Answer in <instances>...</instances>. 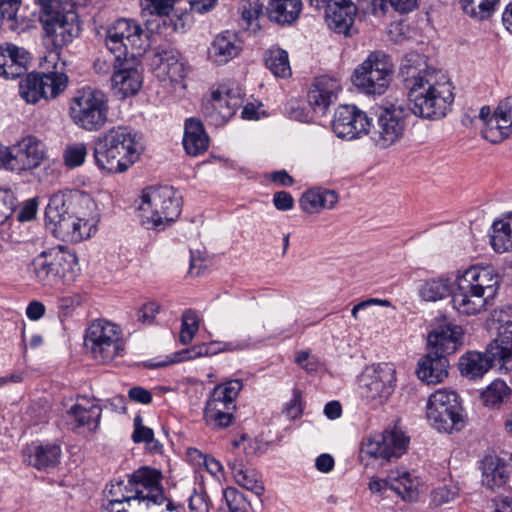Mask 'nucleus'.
Returning a JSON list of instances; mask_svg holds the SVG:
<instances>
[{"instance_id": "f3484780", "label": "nucleus", "mask_w": 512, "mask_h": 512, "mask_svg": "<svg viewBox=\"0 0 512 512\" xmlns=\"http://www.w3.org/2000/svg\"><path fill=\"white\" fill-rule=\"evenodd\" d=\"M86 342L90 344L93 357L103 362L113 360L124 348L118 327L104 320L91 323Z\"/></svg>"}, {"instance_id": "2eb2a0df", "label": "nucleus", "mask_w": 512, "mask_h": 512, "mask_svg": "<svg viewBox=\"0 0 512 512\" xmlns=\"http://www.w3.org/2000/svg\"><path fill=\"white\" fill-rule=\"evenodd\" d=\"M143 43V30L133 20L118 19L107 32L106 46L117 61L140 56Z\"/></svg>"}, {"instance_id": "8fccbe9b", "label": "nucleus", "mask_w": 512, "mask_h": 512, "mask_svg": "<svg viewBox=\"0 0 512 512\" xmlns=\"http://www.w3.org/2000/svg\"><path fill=\"white\" fill-rule=\"evenodd\" d=\"M508 394L509 388L506 383L495 380L482 392V399L485 405L495 406L502 403Z\"/></svg>"}, {"instance_id": "09e8293b", "label": "nucleus", "mask_w": 512, "mask_h": 512, "mask_svg": "<svg viewBox=\"0 0 512 512\" xmlns=\"http://www.w3.org/2000/svg\"><path fill=\"white\" fill-rule=\"evenodd\" d=\"M235 482L241 487L253 492L257 496H261L264 492V486L261 477L254 469L247 468L240 475L234 478Z\"/></svg>"}, {"instance_id": "a19ab883", "label": "nucleus", "mask_w": 512, "mask_h": 512, "mask_svg": "<svg viewBox=\"0 0 512 512\" xmlns=\"http://www.w3.org/2000/svg\"><path fill=\"white\" fill-rule=\"evenodd\" d=\"M60 457L61 449L58 445H39L29 454L28 463L37 469H49L59 463Z\"/></svg>"}, {"instance_id": "9d476101", "label": "nucleus", "mask_w": 512, "mask_h": 512, "mask_svg": "<svg viewBox=\"0 0 512 512\" xmlns=\"http://www.w3.org/2000/svg\"><path fill=\"white\" fill-rule=\"evenodd\" d=\"M427 419L440 432L450 433L464 427L462 407L454 391L439 389L427 401Z\"/></svg>"}, {"instance_id": "e2e57ef3", "label": "nucleus", "mask_w": 512, "mask_h": 512, "mask_svg": "<svg viewBox=\"0 0 512 512\" xmlns=\"http://www.w3.org/2000/svg\"><path fill=\"white\" fill-rule=\"evenodd\" d=\"M373 305H380V306L388 307L391 305V303L385 299L370 298V299L364 300V301L356 304L351 310V316L355 320H359L360 319L359 313Z\"/></svg>"}, {"instance_id": "393cba45", "label": "nucleus", "mask_w": 512, "mask_h": 512, "mask_svg": "<svg viewBox=\"0 0 512 512\" xmlns=\"http://www.w3.org/2000/svg\"><path fill=\"white\" fill-rule=\"evenodd\" d=\"M326 6V22L335 33L351 35L357 7L351 0H329Z\"/></svg>"}, {"instance_id": "5701e85b", "label": "nucleus", "mask_w": 512, "mask_h": 512, "mask_svg": "<svg viewBox=\"0 0 512 512\" xmlns=\"http://www.w3.org/2000/svg\"><path fill=\"white\" fill-rule=\"evenodd\" d=\"M45 158V145L34 136L24 137L12 146L10 171L22 172L35 169Z\"/></svg>"}, {"instance_id": "0eeeda50", "label": "nucleus", "mask_w": 512, "mask_h": 512, "mask_svg": "<svg viewBox=\"0 0 512 512\" xmlns=\"http://www.w3.org/2000/svg\"><path fill=\"white\" fill-rule=\"evenodd\" d=\"M39 3L45 37L52 43L54 50H60L79 35L78 14L72 11L71 5L62 7L59 1L39 0Z\"/></svg>"}, {"instance_id": "b1692460", "label": "nucleus", "mask_w": 512, "mask_h": 512, "mask_svg": "<svg viewBox=\"0 0 512 512\" xmlns=\"http://www.w3.org/2000/svg\"><path fill=\"white\" fill-rule=\"evenodd\" d=\"M512 132V97L499 103L493 115L483 126L482 136L491 143L504 141Z\"/></svg>"}, {"instance_id": "473e14b6", "label": "nucleus", "mask_w": 512, "mask_h": 512, "mask_svg": "<svg viewBox=\"0 0 512 512\" xmlns=\"http://www.w3.org/2000/svg\"><path fill=\"white\" fill-rule=\"evenodd\" d=\"M449 362L444 354L429 351L418 362L417 376L427 384H438L448 376Z\"/></svg>"}, {"instance_id": "6ab92c4d", "label": "nucleus", "mask_w": 512, "mask_h": 512, "mask_svg": "<svg viewBox=\"0 0 512 512\" xmlns=\"http://www.w3.org/2000/svg\"><path fill=\"white\" fill-rule=\"evenodd\" d=\"M371 120L355 105H341L335 110L332 130L338 138L356 139L369 133Z\"/></svg>"}, {"instance_id": "680f3d73", "label": "nucleus", "mask_w": 512, "mask_h": 512, "mask_svg": "<svg viewBox=\"0 0 512 512\" xmlns=\"http://www.w3.org/2000/svg\"><path fill=\"white\" fill-rule=\"evenodd\" d=\"M119 61L115 59V56L112 58L111 56H101L98 57L93 64L94 70L99 75H107L112 68L115 69Z\"/></svg>"}, {"instance_id": "79ce46f5", "label": "nucleus", "mask_w": 512, "mask_h": 512, "mask_svg": "<svg viewBox=\"0 0 512 512\" xmlns=\"http://www.w3.org/2000/svg\"><path fill=\"white\" fill-rule=\"evenodd\" d=\"M451 292L450 281L444 277L431 278L420 284L419 297L426 302H436L446 298Z\"/></svg>"}, {"instance_id": "338daca9", "label": "nucleus", "mask_w": 512, "mask_h": 512, "mask_svg": "<svg viewBox=\"0 0 512 512\" xmlns=\"http://www.w3.org/2000/svg\"><path fill=\"white\" fill-rule=\"evenodd\" d=\"M202 465L213 477H215L218 480L225 476L223 465L219 460H217L213 456H208L207 458H204V462Z\"/></svg>"}, {"instance_id": "ddd939ff", "label": "nucleus", "mask_w": 512, "mask_h": 512, "mask_svg": "<svg viewBox=\"0 0 512 512\" xmlns=\"http://www.w3.org/2000/svg\"><path fill=\"white\" fill-rule=\"evenodd\" d=\"M243 387L239 379L217 385L211 392L204 409V420L213 429L226 428L232 423L231 410L235 399Z\"/></svg>"}, {"instance_id": "49530a36", "label": "nucleus", "mask_w": 512, "mask_h": 512, "mask_svg": "<svg viewBox=\"0 0 512 512\" xmlns=\"http://www.w3.org/2000/svg\"><path fill=\"white\" fill-rule=\"evenodd\" d=\"M499 0H463V10L466 14L480 20L491 16Z\"/></svg>"}, {"instance_id": "a18cd8bd", "label": "nucleus", "mask_w": 512, "mask_h": 512, "mask_svg": "<svg viewBox=\"0 0 512 512\" xmlns=\"http://www.w3.org/2000/svg\"><path fill=\"white\" fill-rule=\"evenodd\" d=\"M490 242L492 248L497 253L512 250V233L506 229L505 224L501 220L493 223Z\"/></svg>"}, {"instance_id": "bf43d9fd", "label": "nucleus", "mask_w": 512, "mask_h": 512, "mask_svg": "<svg viewBox=\"0 0 512 512\" xmlns=\"http://www.w3.org/2000/svg\"><path fill=\"white\" fill-rule=\"evenodd\" d=\"M160 311V305L156 302H149L142 305L137 311V321L142 324H152L155 316Z\"/></svg>"}, {"instance_id": "a211bd4d", "label": "nucleus", "mask_w": 512, "mask_h": 512, "mask_svg": "<svg viewBox=\"0 0 512 512\" xmlns=\"http://www.w3.org/2000/svg\"><path fill=\"white\" fill-rule=\"evenodd\" d=\"M68 78L64 73H30L19 83L21 97L31 104H35L41 98H55L63 92L67 86Z\"/></svg>"}, {"instance_id": "39448f33", "label": "nucleus", "mask_w": 512, "mask_h": 512, "mask_svg": "<svg viewBox=\"0 0 512 512\" xmlns=\"http://www.w3.org/2000/svg\"><path fill=\"white\" fill-rule=\"evenodd\" d=\"M409 110L426 119H440L454 102L453 86L442 73L431 75L428 80L408 92Z\"/></svg>"}, {"instance_id": "774afa93", "label": "nucleus", "mask_w": 512, "mask_h": 512, "mask_svg": "<svg viewBox=\"0 0 512 512\" xmlns=\"http://www.w3.org/2000/svg\"><path fill=\"white\" fill-rule=\"evenodd\" d=\"M37 211V202L35 199H29L26 202H24L23 206L21 207L19 213H18V220L19 221H30L32 220Z\"/></svg>"}, {"instance_id": "052dcab7", "label": "nucleus", "mask_w": 512, "mask_h": 512, "mask_svg": "<svg viewBox=\"0 0 512 512\" xmlns=\"http://www.w3.org/2000/svg\"><path fill=\"white\" fill-rule=\"evenodd\" d=\"M418 0H382L381 9L386 11L388 6L399 13H408L416 8Z\"/></svg>"}, {"instance_id": "20e7f679", "label": "nucleus", "mask_w": 512, "mask_h": 512, "mask_svg": "<svg viewBox=\"0 0 512 512\" xmlns=\"http://www.w3.org/2000/svg\"><path fill=\"white\" fill-rule=\"evenodd\" d=\"M161 474L156 469L142 467L136 470L127 483L118 481L106 488V501L121 503L131 510L146 511L151 506H159L164 500L160 486Z\"/></svg>"}, {"instance_id": "c9c22d12", "label": "nucleus", "mask_w": 512, "mask_h": 512, "mask_svg": "<svg viewBox=\"0 0 512 512\" xmlns=\"http://www.w3.org/2000/svg\"><path fill=\"white\" fill-rule=\"evenodd\" d=\"M249 346V341L244 340L241 342H210L195 345L191 348L185 349L178 354L176 361H188L203 356L215 355L221 351H237L243 350Z\"/></svg>"}, {"instance_id": "58836bf2", "label": "nucleus", "mask_w": 512, "mask_h": 512, "mask_svg": "<svg viewBox=\"0 0 512 512\" xmlns=\"http://www.w3.org/2000/svg\"><path fill=\"white\" fill-rule=\"evenodd\" d=\"M102 408L97 403H92L89 407L82 404H75L68 411L69 418L73 421V427H87L89 431H95L98 428L101 418Z\"/></svg>"}, {"instance_id": "13d9d810", "label": "nucleus", "mask_w": 512, "mask_h": 512, "mask_svg": "<svg viewBox=\"0 0 512 512\" xmlns=\"http://www.w3.org/2000/svg\"><path fill=\"white\" fill-rule=\"evenodd\" d=\"M295 362L308 373L316 372L320 366L319 359L312 356L308 350L297 352Z\"/></svg>"}, {"instance_id": "a878e982", "label": "nucleus", "mask_w": 512, "mask_h": 512, "mask_svg": "<svg viewBox=\"0 0 512 512\" xmlns=\"http://www.w3.org/2000/svg\"><path fill=\"white\" fill-rule=\"evenodd\" d=\"M151 66L154 75L162 82L177 83L186 75L181 55L173 48L156 52L152 58Z\"/></svg>"}, {"instance_id": "2f4dec72", "label": "nucleus", "mask_w": 512, "mask_h": 512, "mask_svg": "<svg viewBox=\"0 0 512 512\" xmlns=\"http://www.w3.org/2000/svg\"><path fill=\"white\" fill-rule=\"evenodd\" d=\"M29 53L14 44L0 46V76L7 79L22 76L26 71Z\"/></svg>"}, {"instance_id": "3c124183", "label": "nucleus", "mask_w": 512, "mask_h": 512, "mask_svg": "<svg viewBox=\"0 0 512 512\" xmlns=\"http://www.w3.org/2000/svg\"><path fill=\"white\" fill-rule=\"evenodd\" d=\"M88 150L84 143H72L66 146L63 154L64 163L69 168L81 166L87 156Z\"/></svg>"}, {"instance_id": "de8ad7c7", "label": "nucleus", "mask_w": 512, "mask_h": 512, "mask_svg": "<svg viewBox=\"0 0 512 512\" xmlns=\"http://www.w3.org/2000/svg\"><path fill=\"white\" fill-rule=\"evenodd\" d=\"M199 330V318L195 311L188 309L182 314L181 318V331L179 341L183 345H188L192 342L194 336Z\"/></svg>"}, {"instance_id": "4be33fe9", "label": "nucleus", "mask_w": 512, "mask_h": 512, "mask_svg": "<svg viewBox=\"0 0 512 512\" xmlns=\"http://www.w3.org/2000/svg\"><path fill=\"white\" fill-rule=\"evenodd\" d=\"M111 82L114 93L121 98L137 94L143 83L142 73L137 67V58L127 57L119 60Z\"/></svg>"}, {"instance_id": "4c0bfd02", "label": "nucleus", "mask_w": 512, "mask_h": 512, "mask_svg": "<svg viewBox=\"0 0 512 512\" xmlns=\"http://www.w3.org/2000/svg\"><path fill=\"white\" fill-rule=\"evenodd\" d=\"M183 146L192 156L204 153L208 149L209 138L199 120L190 118L186 121Z\"/></svg>"}, {"instance_id": "6e6d98bb", "label": "nucleus", "mask_w": 512, "mask_h": 512, "mask_svg": "<svg viewBox=\"0 0 512 512\" xmlns=\"http://www.w3.org/2000/svg\"><path fill=\"white\" fill-rule=\"evenodd\" d=\"M134 432L132 439L135 443H146L154 442L153 430L142 424V417L137 415L133 420Z\"/></svg>"}, {"instance_id": "ea45409f", "label": "nucleus", "mask_w": 512, "mask_h": 512, "mask_svg": "<svg viewBox=\"0 0 512 512\" xmlns=\"http://www.w3.org/2000/svg\"><path fill=\"white\" fill-rule=\"evenodd\" d=\"M390 489L404 500L412 501L418 496L419 480L409 472L392 471L389 474Z\"/></svg>"}, {"instance_id": "cd10ccee", "label": "nucleus", "mask_w": 512, "mask_h": 512, "mask_svg": "<svg viewBox=\"0 0 512 512\" xmlns=\"http://www.w3.org/2000/svg\"><path fill=\"white\" fill-rule=\"evenodd\" d=\"M400 75L408 92L428 80L431 75H436L441 71L430 68L426 58L416 52L407 53L400 64Z\"/></svg>"}, {"instance_id": "5fc2aeb1", "label": "nucleus", "mask_w": 512, "mask_h": 512, "mask_svg": "<svg viewBox=\"0 0 512 512\" xmlns=\"http://www.w3.org/2000/svg\"><path fill=\"white\" fill-rule=\"evenodd\" d=\"M458 494L459 488L456 485L438 487L431 492V503L441 506L454 500Z\"/></svg>"}, {"instance_id": "f8f14e48", "label": "nucleus", "mask_w": 512, "mask_h": 512, "mask_svg": "<svg viewBox=\"0 0 512 512\" xmlns=\"http://www.w3.org/2000/svg\"><path fill=\"white\" fill-rule=\"evenodd\" d=\"M408 115V110L401 105L379 107L368 133L373 143L380 148L397 143L403 137Z\"/></svg>"}, {"instance_id": "c03bdc74", "label": "nucleus", "mask_w": 512, "mask_h": 512, "mask_svg": "<svg viewBox=\"0 0 512 512\" xmlns=\"http://www.w3.org/2000/svg\"><path fill=\"white\" fill-rule=\"evenodd\" d=\"M266 67L277 77H288L291 75L288 54L280 48H271L265 55Z\"/></svg>"}, {"instance_id": "e433bc0d", "label": "nucleus", "mask_w": 512, "mask_h": 512, "mask_svg": "<svg viewBox=\"0 0 512 512\" xmlns=\"http://www.w3.org/2000/svg\"><path fill=\"white\" fill-rule=\"evenodd\" d=\"M302 7V0H270L267 14L277 24L290 25L298 19Z\"/></svg>"}, {"instance_id": "4d7b16f0", "label": "nucleus", "mask_w": 512, "mask_h": 512, "mask_svg": "<svg viewBox=\"0 0 512 512\" xmlns=\"http://www.w3.org/2000/svg\"><path fill=\"white\" fill-rule=\"evenodd\" d=\"M239 10L241 12L242 19L248 26H250L262 13V5L258 0H248L241 3Z\"/></svg>"}, {"instance_id": "412c9836", "label": "nucleus", "mask_w": 512, "mask_h": 512, "mask_svg": "<svg viewBox=\"0 0 512 512\" xmlns=\"http://www.w3.org/2000/svg\"><path fill=\"white\" fill-rule=\"evenodd\" d=\"M491 320L497 326V338L490 343L491 351L500 354V369L512 371V306L503 305L493 310Z\"/></svg>"}, {"instance_id": "7ed1b4c3", "label": "nucleus", "mask_w": 512, "mask_h": 512, "mask_svg": "<svg viewBox=\"0 0 512 512\" xmlns=\"http://www.w3.org/2000/svg\"><path fill=\"white\" fill-rule=\"evenodd\" d=\"M144 151L142 136L130 127L109 129L95 143L96 165L109 173H122L132 166Z\"/></svg>"}, {"instance_id": "c85d7f7f", "label": "nucleus", "mask_w": 512, "mask_h": 512, "mask_svg": "<svg viewBox=\"0 0 512 512\" xmlns=\"http://www.w3.org/2000/svg\"><path fill=\"white\" fill-rule=\"evenodd\" d=\"M463 330L460 326L447 324L432 330L427 337L429 351L447 355L455 353L462 345Z\"/></svg>"}, {"instance_id": "f704fd0d", "label": "nucleus", "mask_w": 512, "mask_h": 512, "mask_svg": "<svg viewBox=\"0 0 512 512\" xmlns=\"http://www.w3.org/2000/svg\"><path fill=\"white\" fill-rule=\"evenodd\" d=\"M338 202V195L333 190L320 187L306 191L300 198V206L308 214L319 213L323 209H332Z\"/></svg>"}, {"instance_id": "9b49d317", "label": "nucleus", "mask_w": 512, "mask_h": 512, "mask_svg": "<svg viewBox=\"0 0 512 512\" xmlns=\"http://www.w3.org/2000/svg\"><path fill=\"white\" fill-rule=\"evenodd\" d=\"M393 64L383 52H372L354 71L356 87L367 94H383L391 81Z\"/></svg>"}, {"instance_id": "f03ea898", "label": "nucleus", "mask_w": 512, "mask_h": 512, "mask_svg": "<svg viewBox=\"0 0 512 512\" xmlns=\"http://www.w3.org/2000/svg\"><path fill=\"white\" fill-rule=\"evenodd\" d=\"M499 284L500 277L493 266H471L455 279L453 308L467 316L481 313L496 294Z\"/></svg>"}, {"instance_id": "0e129e2a", "label": "nucleus", "mask_w": 512, "mask_h": 512, "mask_svg": "<svg viewBox=\"0 0 512 512\" xmlns=\"http://www.w3.org/2000/svg\"><path fill=\"white\" fill-rule=\"evenodd\" d=\"M301 392L299 390H294L293 392V398L290 400V402L285 407V414L287 417L291 419H295L299 417L302 413L301 408Z\"/></svg>"}, {"instance_id": "6e6552de", "label": "nucleus", "mask_w": 512, "mask_h": 512, "mask_svg": "<svg viewBox=\"0 0 512 512\" xmlns=\"http://www.w3.org/2000/svg\"><path fill=\"white\" fill-rule=\"evenodd\" d=\"M69 112L72 121L79 128L88 132L99 131L108 120V98L100 90L83 88L72 97Z\"/></svg>"}, {"instance_id": "72a5a7b5", "label": "nucleus", "mask_w": 512, "mask_h": 512, "mask_svg": "<svg viewBox=\"0 0 512 512\" xmlns=\"http://www.w3.org/2000/svg\"><path fill=\"white\" fill-rule=\"evenodd\" d=\"M241 50L235 33L230 31L217 35L208 48V58L217 65H223L235 58Z\"/></svg>"}, {"instance_id": "7c9ffc66", "label": "nucleus", "mask_w": 512, "mask_h": 512, "mask_svg": "<svg viewBox=\"0 0 512 512\" xmlns=\"http://www.w3.org/2000/svg\"><path fill=\"white\" fill-rule=\"evenodd\" d=\"M340 91V83L327 76L316 80L313 88L308 92V102L314 112L324 115L329 106L335 102Z\"/></svg>"}, {"instance_id": "69168bd1", "label": "nucleus", "mask_w": 512, "mask_h": 512, "mask_svg": "<svg viewBox=\"0 0 512 512\" xmlns=\"http://www.w3.org/2000/svg\"><path fill=\"white\" fill-rule=\"evenodd\" d=\"M273 203L278 210L287 211L292 209L294 199L290 193L286 191H279L274 194Z\"/></svg>"}, {"instance_id": "423d86ee", "label": "nucleus", "mask_w": 512, "mask_h": 512, "mask_svg": "<svg viewBox=\"0 0 512 512\" xmlns=\"http://www.w3.org/2000/svg\"><path fill=\"white\" fill-rule=\"evenodd\" d=\"M182 198L169 186L150 187L143 191L138 206L139 217L148 229L162 230L180 215Z\"/></svg>"}, {"instance_id": "1a4fd4ad", "label": "nucleus", "mask_w": 512, "mask_h": 512, "mask_svg": "<svg viewBox=\"0 0 512 512\" xmlns=\"http://www.w3.org/2000/svg\"><path fill=\"white\" fill-rule=\"evenodd\" d=\"M78 260L74 253L62 246L42 251L30 264V272L36 281L52 285L59 280L70 281L75 277Z\"/></svg>"}, {"instance_id": "864d4df0", "label": "nucleus", "mask_w": 512, "mask_h": 512, "mask_svg": "<svg viewBox=\"0 0 512 512\" xmlns=\"http://www.w3.org/2000/svg\"><path fill=\"white\" fill-rule=\"evenodd\" d=\"M16 205L17 199L13 191L0 188V225L13 214Z\"/></svg>"}, {"instance_id": "c756f323", "label": "nucleus", "mask_w": 512, "mask_h": 512, "mask_svg": "<svg viewBox=\"0 0 512 512\" xmlns=\"http://www.w3.org/2000/svg\"><path fill=\"white\" fill-rule=\"evenodd\" d=\"M479 469L482 485L490 490L503 487L509 477L507 461L496 454L485 455L480 461Z\"/></svg>"}, {"instance_id": "f257e3e1", "label": "nucleus", "mask_w": 512, "mask_h": 512, "mask_svg": "<svg viewBox=\"0 0 512 512\" xmlns=\"http://www.w3.org/2000/svg\"><path fill=\"white\" fill-rule=\"evenodd\" d=\"M45 217L57 238L74 243L89 238L99 220L94 200L77 190L53 194Z\"/></svg>"}, {"instance_id": "37998d69", "label": "nucleus", "mask_w": 512, "mask_h": 512, "mask_svg": "<svg viewBox=\"0 0 512 512\" xmlns=\"http://www.w3.org/2000/svg\"><path fill=\"white\" fill-rule=\"evenodd\" d=\"M21 0H0V15L5 17L6 29L13 32L23 31L26 27L25 17L18 14Z\"/></svg>"}, {"instance_id": "dca6fc26", "label": "nucleus", "mask_w": 512, "mask_h": 512, "mask_svg": "<svg viewBox=\"0 0 512 512\" xmlns=\"http://www.w3.org/2000/svg\"><path fill=\"white\" fill-rule=\"evenodd\" d=\"M242 103L239 87L223 83L211 91L210 98L203 102L202 111L208 123L219 127L235 115Z\"/></svg>"}, {"instance_id": "bb28decb", "label": "nucleus", "mask_w": 512, "mask_h": 512, "mask_svg": "<svg viewBox=\"0 0 512 512\" xmlns=\"http://www.w3.org/2000/svg\"><path fill=\"white\" fill-rule=\"evenodd\" d=\"M493 365L500 366V354L491 351V344L485 352L469 351L463 354L458 363L462 376L469 379L483 377Z\"/></svg>"}, {"instance_id": "603ef678", "label": "nucleus", "mask_w": 512, "mask_h": 512, "mask_svg": "<svg viewBox=\"0 0 512 512\" xmlns=\"http://www.w3.org/2000/svg\"><path fill=\"white\" fill-rule=\"evenodd\" d=\"M224 498L229 512H247V500L236 488H226L224 490Z\"/></svg>"}, {"instance_id": "4468645a", "label": "nucleus", "mask_w": 512, "mask_h": 512, "mask_svg": "<svg viewBox=\"0 0 512 512\" xmlns=\"http://www.w3.org/2000/svg\"><path fill=\"white\" fill-rule=\"evenodd\" d=\"M409 438L396 428L365 437L360 447L362 459H374L381 465L400 458L407 450Z\"/></svg>"}, {"instance_id": "aec40b11", "label": "nucleus", "mask_w": 512, "mask_h": 512, "mask_svg": "<svg viewBox=\"0 0 512 512\" xmlns=\"http://www.w3.org/2000/svg\"><path fill=\"white\" fill-rule=\"evenodd\" d=\"M394 373V369L388 364L367 368L360 377L362 396L382 403L393 392Z\"/></svg>"}]
</instances>
